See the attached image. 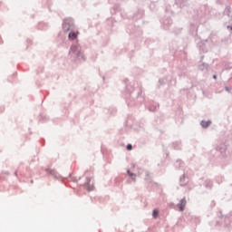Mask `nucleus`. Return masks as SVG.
Segmentation results:
<instances>
[{
	"label": "nucleus",
	"instance_id": "nucleus-6",
	"mask_svg": "<svg viewBox=\"0 0 232 232\" xmlns=\"http://www.w3.org/2000/svg\"><path fill=\"white\" fill-rule=\"evenodd\" d=\"M133 149V146H131V144H128L127 145V150H129V151H130V150H132Z\"/></svg>",
	"mask_w": 232,
	"mask_h": 232
},
{
	"label": "nucleus",
	"instance_id": "nucleus-1",
	"mask_svg": "<svg viewBox=\"0 0 232 232\" xmlns=\"http://www.w3.org/2000/svg\"><path fill=\"white\" fill-rule=\"evenodd\" d=\"M92 178H87L85 182V188H87L89 191L93 190V184H92Z\"/></svg>",
	"mask_w": 232,
	"mask_h": 232
},
{
	"label": "nucleus",
	"instance_id": "nucleus-2",
	"mask_svg": "<svg viewBox=\"0 0 232 232\" xmlns=\"http://www.w3.org/2000/svg\"><path fill=\"white\" fill-rule=\"evenodd\" d=\"M179 211H182L184 208H186V198H183L180 200V203L179 204Z\"/></svg>",
	"mask_w": 232,
	"mask_h": 232
},
{
	"label": "nucleus",
	"instance_id": "nucleus-3",
	"mask_svg": "<svg viewBox=\"0 0 232 232\" xmlns=\"http://www.w3.org/2000/svg\"><path fill=\"white\" fill-rule=\"evenodd\" d=\"M77 35H79V32H72L69 34V39H72V41L77 38Z\"/></svg>",
	"mask_w": 232,
	"mask_h": 232
},
{
	"label": "nucleus",
	"instance_id": "nucleus-4",
	"mask_svg": "<svg viewBox=\"0 0 232 232\" xmlns=\"http://www.w3.org/2000/svg\"><path fill=\"white\" fill-rule=\"evenodd\" d=\"M211 124V121H201L202 128H208Z\"/></svg>",
	"mask_w": 232,
	"mask_h": 232
},
{
	"label": "nucleus",
	"instance_id": "nucleus-9",
	"mask_svg": "<svg viewBox=\"0 0 232 232\" xmlns=\"http://www.w3.org/2000/svg\"><path fill=\"white\" fill-rule=\"evenodd\" d=\"M213 78H214V79H217V75H214Z\"/></svg>",
	"mask_w": 232,
	"mask_h": 232
},
{
	"label": "nucleus",
	"instance_id": "nucleus-7",
	"mask_svg": "<svg viewBox=\"0 0 232 232\" xmlns=\"http://www.w3.org/2000/svg\"><path fill=\"white\" fill-rule=\"evenodd\" d=\"M128 173H129V175H130V177L133 176V174L130 173V170H128Z\"/></svg>",
	"mask_w": 232,
	"mask_h": 232
},
{
	"label": "nucleus",
	"instance_id": "nucleus-8",
	"mask_svg": "<svg viewBox=\"0 0 232 232\" xmlns=\"http://www.w3.org/2000/svg\"><path fill=\"white\" fill-rule=\"evenodd\" d=\"M226 91H227V92H229V88L226 87Z\"/></svg>",
	"mask_w": 232,
	"mask_h": 232
},
{
	"label": "nucleus",
	"instance_id": "nucleus-5",
	"mask_svg": "<svg viewBox=\"0 0 232 232\" xmlns=\"http://www.w3.org/2000/svg\"><path fill=\"white\" fill-rule=\"evenodd\" d=\"M153 217H154V218H157V217H159V210L155 209L153 211Z\"/></svg>",
	"mask_w": 232,
	"mask_h": 232
}]
</instances>
